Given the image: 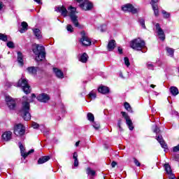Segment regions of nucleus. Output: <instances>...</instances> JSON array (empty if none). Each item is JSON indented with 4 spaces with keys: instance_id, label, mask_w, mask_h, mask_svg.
I'll use <instances>...</instances> for the list:
<instances>
[{
    "instance_id": "9d476101",
    "label": "nucleus",
    "mask_w": 179,
    "mask_h": 179,
    "mask_svg": "<svg viewBox=\"0 0 179 179\" xmlns=\"http://www.w3.org/2000/svg\"><path fill=\"white\" fill-rule=\"evenodd\" d=\"M80 8H81L83 10H90L93 8V4L89 1L85 0L80 4Z\"/></svg>"
},
{
    "instance_id": "e433bc0d",
    "label": "nucleus",
    "mask_w": 179,
    "mask_h": 179,
    "mask_svg": "<svg viewBox=\"0 0 179 179\" xmlns=\"http://www.w3.org/2000/svg\"><path fill=\"white\" fill-rule=\"evenodd\" d=\"M138 22L143 29H146V25H145V20L143 18H140Z\"/></svg>"
},
{
    "instance_id": "dca6fc26",
    "label": "nucleus",
    "mask_w": 179,
    "mask_h": 179,
    "mask_svg": "<svg viewBox=\"0 0 179 179\" xmlns=\"http://www.w3.org/2000/svg\"><path fill=\"white\" fill-rule=\"evenodd\" d=\"M56 11L62 13V16H64V17H66V16H68V10L64 6L57 7Z\"/></svg>"
},
{
    "instance_id": "de8ad7c7",
    "label": "nucleus",
    "mask_w": 179,
    "mask_h": 179,
    "mask_svg": "<svg viewBox=\"0 0 179 179\" xmlns=\"http://www.w3.org/2000/svg\"><path fill=\"white\" fill-rule=\"evenodd\" d=\"M31 153H34V149H31L28 152L25 153L26 157H27L29 156V155H31Z\"/></svg>"
},
{
    "instance_id": "2eb2a0df",
    "label": "nucleus",
    "mask_w": 179,
    "mask_h": 179,
    "mask_svg": "<svg viewBox=\"0 0 179 179\" xmlns=\"http://www.w3.org/2000/svg\"><path fill=\"white\" fill-rule=\"evenodd\" d=\"M157 141H159L162 148H163L164 149V152H166L167 150V144H166L163 140V137L162 136H157Z\"/></svg>"
},
{
    "instance_id": "49530a36",
    "label": "nucleus",
    "mask_w": 179,
    "mask_h": 179,
    "mask_svg": "<svg viewBox=\"0 0 179 179\" xmlns=\"http://www.w3.org/2000/svg\"><path fill=\"white\" fill-rule=\"evenodd\" d=\"M5 9V4L0 0V11L3 10Z\"/></svg>"
},
{
    "instance_id": "ddd939ff",
    "label": "nucleus",
    "mask_w": 179,
    "mask_h": 179,
    "mask_svg": "<svg viewBox=\"0 0 179 179\" xmlns=\"http://www.w3.org/2000/svg\"><path fill=\"white\" fill-rule=\"evenodd\" d=\"M80 43L85 47H89V45H92V41L89 38V37L86 36V35H83L80 39Z\"/></svg>"
},
{
    "instance_id": "6e6552de",
    "label": "nucleus",
    "mask_w": 179,
    "mask_h": 179,
    "mask_svg": "<svg viewBox=\"0 0 179 179\" xmlns=\"http://www.w3.org/2000/svg\"><path fill=\"white\" fill-rule=\"evenodd\" d=\"M6 101L10 110H15V108L16 107V101L12 99V97L6 96Z\"/></svg>"
},
{
    "instance_id": "f704fd0d",
    "label": "nucleus",
    "mask_w": 179,
    "mask_h": 179,
    "mask_svg": "<svg viewBox=\"0 0 179 179\" xmlns=\"http://www.w3.org/2000/svg\"><path fill=\"white\" fill-rule=\"evenodd\" d=\"M87 173L89 175V176H95L96 174V171H94V170H92V169L90 168H88L87 169Z\"/></svg>"
},
{
    "instance_id": "a878e982",
    "label": "nucleus",
    "mask_w": 179,
    "mask_h": 179,
    "mask_svg": "<svg viewBox=\"0 0 179 179\" xmlns=\"http://www.w3.org/2000/svg\"><path fill=\"white\" fill-rule=\"evenodd\" d=\"M73 159L74 160V167H78L79 166V160L78 159V153L76 152L73 154Z\"/></svg>"
},
{
    "instance_id": "052dcab7",
    "label": "nucleus",
    "mask_w": 179,
    "mask_h": 179,
    "mask_svg": "<svg viewBox=\"0 0 179 179\" xmlns=\"http://www.w3.org/2000/svg\"><path fill=\"white\" fill-rule=\"evenodd\" d=\"M31 97H32V99H36V94H31Z\"/></svg>"
},
{
    "instance_id": "3c124183",
    "label": "nucleus",
    "mask_w": 179,
    "mask_h": 179,
    "mask_svg": "<svg viewBox=\"0 0 179 179\" xmlns=\"http://www.w3.org/2000/svg\"><path fill=\"white\" fill-rule=\"evenodd\" d=\"M173 151L175 152H179V145L173 147Z\"/></svg>"
},
{
    "instance_id": "1a4fd4ad",
    "label": "nucleus",
    "mask_w": 179,
    "mask_h": 179,
    "mask_svg": "<svg viewBox=\"0 0 179 179\" xmlns=\"http://www.w3.org/2000/svg\"><path fill=\"white\" fill-rule=\"evenodd\" d=\"M121 114L122 117H124V120H126V124L128 126L130 131L134 130V124H132V120H131V118L129 116H128V114L125 112H121Z\"/></svg>"
},
{
    "instance_id": "473e14b6",
    "label": "nucleus",
    "mask_w": 179,
    "mask_h": 179,
    "mask_svg": "<svg viewBox=\"0 0 179 179\" xmlns=\"http://www.w3.org/2000/svg\"><path fill=\"white\" fill-rule=\"evenodd\" d=\"M166 50L168 54L169 55H171V57H173V55H174V49H173L171 48L166 47Z\"/></svg>"
},
{
    "instance_id": "7c9ffc66",
    "label": "nucleus",
    "mask_w": 179,
    "mask_h": 179,
    "mask_svg": "<svg viewBox=\"0 0 179 179\" xmlns=\"http://www.w3.org/2000/svg\"><path fill=\"white\" fill-rule=\"evenodd\" d=\"M20 152H21V156H22V157H24V159H26V152H24V147L23 146V145L20 144Z\"/></svg>"
},
{
    "instance_id": "09e8293b",
    "label": "nucleus",
    "mask_w": 179,
    "mask_h": 179,
    "mask_svg": "<svg viewBox=\"0 0 179 179\" xmlns=\"http://www.w3.org/2000/svg\"><path fill=\"white\" fill-rule=\"evenodd\" d=\"M134 164H136V166H137V167L141 166V163L139 162V161L136 159L134 158Z\"/></svg>"
},
{
    "instance_id": "9b49d317",
    "label": "nucleus",
    "mask_w": 179,
    "mask_h": 179,
    "mask_svg": "<svg viewBox=\"0 0 179 179\" xmlns=\"http://www.w3.org/2000/svg\"><path fill=\"white\" fill-rule=\"evenodd\" d=\"M155 27L160 40L164 41V40H166V35H164V31L162 29V27H160V24H156Z\"/></svg>"
},
{
    "instance_id": "c03bdc74",
    "label": "nucleus",
    "mask_w": 179,
    "mask_h": 179,
    "mask_svg": "<svg viewBox=\"0 0 179 179\" xmlns=\"http://www.w3.org/2000/svg\"><path fill=\"white\" fill-rule=\"evenodd\" d=\"M124 64L128 67L129 65H131V63H129V59L128 57H124Z\"/></svg>"
},
{
    "instance_id": "a18cd8bd",
    "label": "nucleus",
    "mask_w": 179,
    "mask_h": 179,
    "mask_svg": "<svg viewBox=\"0 0 179 179\" xmlns=\"http://www.w3.org/2000/svg\"><path fill=\"white\" fill-rule=\"evenodd\" d=\"M153 132L157 135L158 134H160V129L157 127V126H155V129H153Z\"/></svg>"
},
{
    "instance_id": "f8f14e48",
    "label": "nucleus",
    "mask_w": 179,
    "mask_h": 179,
    "mask_svg": "<svg viewBox=\"0 0 179 179\" xmlns=\"http://www.w3.org/2000/svg\"><path fill=\"white\" fill-rule=\"evenodd\" d=\"M38 101L41 103H47L50 100V96L45 93H42L36 97Z\"/></svg>"
},
{
    "instance_id": "4d7b16f0",
    "label": "nucleus",
    "mask_w": 179,
    "mask_h": 179,
    "mask_svg": "<svg viewBox=\"0 0 179 179\" xmlns=\"http://www.w3.org/2000/svg\"><path fill=\"white\" fill-rule=\"evenodd\" d=\"M80 143V141H77L76 143V147H78V146H79V144Z\"/></svg>"
},
{
    "instance_id": "a19ab883",
    "label": "nucleus",
    "mask_w": 179,
    "mask_h": 179,
    "mask_svg": "<svg viewBox=\"0 0 179 179\" xmlns=\"http://www.w3.org/2000/svg\"><path fill=\"white\" fill-rule=\"evenodd\" d=\"M93 124L92 127L94 128V129H100V124L99 123H96L94 122H93Z\"/></svg>"
},
{
    "instance_id": "c756f323",
    "label": "nucleus",
    "mask_w": 179,
    "mask_h": 179,
    "mask_svg": "<svg viewBox=\"0 0 179 179\" xmlns=\"http://www.w3.org/2000/svg\"><path fill=\"white\" fill-rule=\"evenodd\" d=\"M80 61L83 63L87 62V54L83 53L80 58Z\"/></svg>"
},
{
    "instance_id": "e2e57ef3",
    "label": "nucleus",
    "mask_w": 179,
    "mask_h": 179,
    "mask_svg": "<svg viewBox=\"0 0 179 179\" xmlns=\"http://www.w3.org/2000/svg\"><path fill=\"white\" fill-rule=\"evenodd\" d=\"M176 161L178 160V155L176 157Z\"/></svg>"
},
{
    "instance_id": "393cba45",
    "label": "nucleus",
    "mask_w": 179,
    "mask_h": 179,
    "mask_svg": "<svg viewBox=\"0 0 179 179\" xmlns=\"http://www.w3.org/2000/svg\"><path fill=\"white\" fill-rule=\"evenodd\" d=\"M33 33H34V36H36L38 39H40V38H41V37H43V36H41V31H40V29H34Z\"/></svg>"
},
{
    "instance_id": "4468645a",
    "label": "nucleus",
    "mask_w": 179,
    "mask_h": 179,
    "mask_svg": "<svg viewBox=\"0 0 179 179\" xmlns=\"http://www.w3.org/2000/svg\"><path fill=\"white\" fill-rule=\"evenodd\" d=\"M38 70V69L36 66H29V67H27L26 69L27 73L32 76L36 75Z\"/></svg>"
},
{
    "instance_id": "7ed1b4c3",
    "label": "nucleus",
    "mask_w": 179,
    "mask_h": 179,
    "mask_svg": "<svg viewBox=\"0 0 179 179\" xmlns=\"http://www.w3.org/2000/svg\"><path fill=\"white\" fill-rule=\"evenodd\" d=\"M146 43L145 41L141 39L140 38L134 39L130 42V47L133 50L136 51H142V48H145Z\"/></svg>"
},
{
    "instance_id": "79ce46f5",
    "label": "nucleus",
    "mask_w": 179,
    "mask_h": 179,
    "mask_svg": "<svg viewBox=\"0 0 179 179\" xmlns=\"http://www.w3.org/2000/svg\"><path fill=\"white\" fill-rule=\"evenodd\" d=\"M7 47H8V48H14L15 44L13 43V42L9 41L7 43Z\"/></svg>"
},
{
    "instance_id": "6e6d98bb",
    "label": "nucleus",
    "mask_w": 179,
    "mask_h": 179,
    "mask_svg": "<svg viewBox=\"0 0 179 179\" xmlns=\"http://www.w3.org/2000/svg\"><path fill=\"white\" fill-rule=\"evenodd\" d=\"M34 2H36L37 3H41V0H34Z\"/></svg>"
},
{
    "instance_id": "4be33fe9",
    "label": "nucleus",
    "mask_w": 179,
    "mask_h": 179,
    "mask_svg": "<svg viewBox=\"0 0 179 179\" xmlns=\"http://www.w3.org/2000/svg\"><path fill=\"white\" fill-rule=\"evenodd\" d=\"M50 160V156H44L38 159V164H44V163H46V162H48Z\"/></svg>"
},
{
    "instance_id": "37998d69",
    "label": "nucleus",
    "mask_w": 179,
    "mask_h": 179,
    "mask_svg": "<svg viewBox=\"0 0 179 179\" xmlns=\"http://www.w3.org/2000/svg\"><path fill=\"white\" fill-rule=\"evenodd\" d=\"M31 127L32 128H34V129H38V127H40V125L38 124H37L35 122H33L31 124Z\"/></svg>"
},
{
    "instance_id": "603ef678",
    "label": "nucleus",
    "mask_w": 179,
    "mask_h": 179,
    "mask_svg": "<svg viewBox=\"0 0 179 179\" xmlns=\"http://www.w3.org/2000/svg\"><path fill=\"white\" fill-rule=\"evenodd\" d=\"M117 166V162H113L112 163H111V167H113V169H114V167H115Z\"/></svg>"
},
{
    "instance_id": "69168bd1",
    "label": "nucleus",
    "mask_w": 179,
    "mask_h": 179,
    "mask_svg": "<svg viewBox=\"0 0 179 179\" xmlns=\"http://www.w3.org/2000/svg\"><path fill=\"white\" fill-rule=\"evenodd\" d=\"M170 179H176V178H170Z\"/></svg>"
},
{
    "instance_id": "bb28decb",
    "label": "nucleus",
    "mask_w": 179,
    "mask_h": 179,
    "mask_svg": "<svg viewBox=\"0 0 179 179\" xmlns=\"http://www.w3.org/2000/svg\"><path fill=\"white\" fill-rule=\"evenodd\" d=\"M152 10L155 16H159V7L156 3H152Z\"/></svg>"
},
{
    "instance_id": "0eeeda50",
    "label": "nucleus",
    "mask_w": 179,
    "mask_h": 179,
    "mask_svg": "<svg viewBox=\"0 0 179 179\" xmlns=\"http://www.w3.org/2000/svg\"><path fill=\"white\" fill-rule=\"evenodd\" d=\"M24 132H26V128L22 124H18L14 127V134L17 136L24 135Z\"/></svg>"
},
{
    "instance_id": "412c9836",
    "label": "nucleus",
    "mask_w": 179,
    "mask_h": 179,
    "mask_svg": "<svg viewBox=\"0 0 179 179\" xmlns=\"http://www.w3.org/2000/svg\"><path fill=\"white\" fill-rule=\"evenodd\" d=\"M17 62L21 66H23L24 63L23 62V53L21 52H17Z\"/></svg>"
},
{
    "instance_id": "cd10ccee",
    "label": "nucleus",
    "mask_w": 179,
    "mask_h": 179,
    "mask_svg": "<svg viewBox=\"0 0 179 179\" xmlns=\"http://www.w3.org/2000/svg\"><path fill=\"white\" fill-rule=\"evenodd\" d=\"M96 96L97 95L96 94V90H92L88 94V99L93 100V99H96Z\"/></svg>"
},
{
    "instance_id": "c9c22d12",
    "label": "nucleus",
    "mask_w": 179,
    "mask_h": 179,
    "mask_svg": "<svg viewBox=\"0 0 179 179\" xmlns=\"http://www.w3.org/2000/svg\"><path fill=\"white\" fill-rule=\"evenodd\" d=\"M0 40L1 41H8V36L0 33Z\"/></svg>"
},
{
    "instance_id": "f03ea898",
    "label": "nucleus",
    "mask_w": 179,
    "mask_h": 179,
    "mask_svg": "<svg viewBox=\"0 0 179 179\" xmlns=\"http://www.w3.org/2000/svg\"><path fill=\"white\" fill-rule=\"evenodd\" d=\"M32 51L35 55V61L40 62L45 59V49L43 45L37 43L34 44Z\"/></svg>"
},
{
    "instance_id": "5fc2aeb1",
    "label": "nucleus",
    "mask_w": 179,
    "mask_h": 179,
    "mask_svg": "<svg viewBox=\"0 0 179 179\" xmlns=\"http://www.w3.org/2000/svg\"><path fill=\"white\" fill-rule=\"evenodd\" d=\"M157 2H159V0H152L151 4L152 3H157Z\"/></svg>"
},
{
    "instance_id": "f3484780",
    "label": "nucleus",
    "mask_w": 179,
    "mask_h": 179,
    "mask_svg": "<svg viewBox=\"0 0 179 179\" xmlns=\"http://www.w3.org/2000/svg\"><path fill=\"white\" fill-rule=\"evenodd\" d=\"M53 72L59 79H64V73L57 68H53Z\"/></svg>"
},
{
    "instance_id": "20e7f679",
    "label": "nucleus",
    "mask_w": 179,
    "mask_h": 179,
    "mask_svg": "<svg viewBox=\"0 0 179 179\" xmlns=\"http://www.w3.org/2000/svg\"><path fill=\"white\" fill-rule=\"evenodd\" d=\"M17 87H22L23 92L25 93V94H29L30 92H31V90L30 89V85H29V83L27 81V79L24 78H21L17 84Z\"/></svg>"
},
{
    "instance_id": "864d4df0",
    "label": "nucleus",
    "mask_w": 179,
    "mask_h": 179,
    "mask_svg": "<svg viewBox=\"0 0 179 179\" xmlns=\"http://www.w3.org/2000/svg\"><path fill=\"white\" fill-rule=\"evenodd\" d=\"M117 51H118V52H119V54H122V48H117Z\"/></svg>"
},
{
    "instance_id": "c85d7f7f",
    "label": "nucleus",
    "mask_w": 179,
    "mask_h": 179,
    "mask_svg": "<svg viewBox=\"0 0 179 179\" xmlns=\"http://www.w3.org/2000/svg\"><path fill=\"white\" fill-rule=\"evenodd\" d=\"M87 118L90 122H94V115L92 113H87Z\"/></svg>"
},
{
    "instance_id": "680f3d73",
    "label": "nucleus",
    "mask_w": 179,
    "mask_h": 179,
    "mask_svg": "<svg viewBox=\"0 0 179 179\" xmlns=\"http://www.w3.org/2000/svg\"><path fill=\"white\" fill-rule=\"evenodd\" d=\"M101 31H106V29H101Z\"/></svg>"
},
{
    "instance_id": "72a5a7b5",
    "label": "nucleus",
    "mask_w": 179,
    "mask_h": 179,
    "mask_svg": "<svg viewBox=\"0 0 179 179\" xmlns=\"http://www.w3.org/2000/svg\"><path fill=\"white\" fill-rule=\"evenodd\" d=\"M146 66H147L148 69H150L151 71L155 70V66L150 62H149L146 64Z\"/></svg>"
},
{
    "instance_id": "f257e3e1",
    "label": "nucleus",
    "mask_w": 179,
    "mask_h": 179,
    "mask_svg": "<svg viewBox=\"0 0 179 179\" xmlns=\"http://www.w3.org/2000/svg\"><path fill=\"white\" fill-rule=\"evenodd\" d=\"M20 113L25 121H29L31 118V115H30V103L26 96L22 97V106Z\"/></svg>"
},
{
    "instance_id": "4c0bfd02",
    "label": "nucleus",
    "mask_w": 179,
    "mask_h": 179,
    "mask_svg": "<svg viewBox=\"0 0 179 179\" xmlns=\"http://www.w3.org/2000/svg\"><path fill=\"white\" fill-rule=\"evenodd\" d=\"M124 108L127 110V111H132V108H131V105L128 102L124 103Z\"/></svg>"
},
{
    "instance_id": "b1692460",
    "label": "nucleus",
    "mask_w": 179,
    "mask_h": 179,
    "mask_svg": "<svg viewBox=\"0 0 179 179\" xmlns=\"http://www.w3.org/2000/svg\"><path fill=\"white\" fill-rule=\"evenodd\" d=\"M172 96H177L179 93L178 88L177 87L172 86L169 89Z\"/></svg>"
},
{
    "instance_id": "bf43d9fd",
    "label": "nucleus",
    "mask_w": 179,
    "mask_h": 179,
    "mask_svg": "<svg viewBox=\"0 0 179 179\" xmlns=\"http://www.w3.org/2000/svg\"><path fill=\"white\" fill-rule=\"evenodd\" d=\"M78 2V3H82V2H83V0H76Z\"/></svg>"
},
{
    "instance_id": "8fccbe9b",
    "label": "nucleus",
    "mask_w": 179,
    "mask_h": 179,
    "mask_svg": "<svg viewBox=\"0 0 179 179\" xmlns=\"http://www.w3.org/2000/svg\"><path fill=\"white\" fill-rule=\"evenodd\" d=\"M117 127L120 129V131H122V127H121V120H119L117 122Z\"/></svg>"
},
{
    "instance_id": "5701e85b",
    "label": "nucleus",
    "mask_w": 179,
    "mask_h": 179,
    "mask_svg": "<svg viewBox=\"0 0 179 179\" xmlns=\"http://www.w3.org/2000/svg\"><path fill=\"white\" fill-rule=\"evenodd\" d=\"M21 26L22 28L20 29V32L21 33H25V31H27V27H29V24H27V22H22L21 23Z\"/></svg>"
},
{
    "instance_id": "6ab92c4d",
    "label": "nucleus",
    "mask_w": 179,
    "mask_h": 179,
    "mask_svg": "<svg viewBox=\"0 0 179 179\" xmlns=\"http://www.w3.org/2000/svg\"><path fill=\"white\" fill-rule=\"evenodd\" d=\"M2 138L4 141H10L12 138V132L11 131H6L4 132L2 135Z\"/></svg>"
},
{
    "instance_id": "39448f33",
    "label": "nucleus",
    "mask_w": 179,
    "mask_h": 179,
    "mask_svg": "<svg viewBox=\"0 0 179 179\" xmlns=\"http://www.w3.org/2000/svg\"><path fill=\"white\" fill-rule=\"evenodd\" d=\"M69 10L72 23L76 27H79V20H78V16L76 15V8L70 6Z\"/></svg>"
},
{
    "instance_id": "58836bf2",
    "label": "nucleus",
    "mask_w": 179,
    "mask_h": 179,
    "mask_svg": "<svg viewBox=\"0 0 179 179\" xmlns=\"http://www.w3.org/2000/svg\"><path fill=\"white\" fill-rule=\"evenodd\" d=\"M162 14L165 19H169V17H170V14L164 10H162Z\"/></svg>"
},
{
    "instance_id": "ea45409f",
    "label": "nucleus",
    "mask_w": 179,
    "mask_h": 179,
    "mask_svg": "<svg viewBox=\"0 0 179 179\" xmlns=\"http://www.w3.org/2000/svg\"><path fill=\"white\" fill-rule=\"evenodd\" d=\"M67 31H70V33H73V27L71 24H68L66 27Z\"/></svg>"
},
{
    "instance_id": "13d9d810",
    "label": "nucleus",
    "mask_w": 179,
    "mask_h": 179,
    "mask_svg": "<svg viewBox=\"0 0 179 179\" xmlns=\"http://www.w3.org/2000/svg\"><path fill=\"white\" fill-rule=\"evenodd\" d=\"M150 87H152V89H155V87H156V85L152 84V85H150Z\"/></svg>"
},
{
    "instance_id": "a211bd4d",
    "label": "nucleus",
    "mask_w": 179,
    "mask_h": 179,
    "mask_svg": "<svg viewBox=\"0 0 179 179\" xmlns=\"http://www.w3.org/2000/svg\"><path fill=\"white\" fill-rule=\"evenodd\" d=\"M98 92L102 94H107V93H109L110 89L108 87L101 86L98 88Z\"/></svg>"
},
{
    "instance_id": "aec40b11",
    "label": "nucleus",
    "mask_w": 179,
    "mask_h": 179,
    "mask_svg": "<svg viewBox=\"0 0 179 179\" xmlns=\"http://www.w3.org/2000/svg\"><path fill=\"white\" fill-rule=\"evenodd\" d=\"M117 43H115V40H110L108 42V51H113V50H114V48H115V45Z\"/></svg>"
},
{
    "instance_id": "2f4dec72",
    "label": "nucleus",
    "mask_w": 179,
    "mask_h": 179,
    "mask_svg": "<svg viewBox=\"0 0 179 179\" xmlns=\"http://www.w3.org/2000/svg\"><path fill=\"white\" fill-rule=\"evenodd\" d=\"M165 171L167 173V174H171V166H170V164H166L164 165Z\"/></svg>"
},
{
    "instance_id": "0e129e2a",
    "label": "nucleus",
    "mask_w": 179,
    "mask_h": 179,
    "mask_svg": "<svg viewBox=\"0 0 179 179\" xmlns=\"http://www.w3.org/2000/svg\"><path fill=\"white\" fill-rule=\"evenodd\" d=\"M44 135H47V133H44Z\"/></svg>"
},
{
    "instance_id": "423d86ee",
    "label": "nucleus",
    "mask_w": 179,
    "mask_h": 179,
    "mask_svg": "<svg viewBox=\"0 0 179 179\" xmlns=\"http://www.w3.org/2000/svg\"><path fill=\"white\" fill-rule=\"evenodd\" d=\"M122 10H123L124 12H131V13L135 15L136 13H138L139 10H141V8H136L132 4L127 3L122 6Z\"/></svg>"
}]
</instances>
